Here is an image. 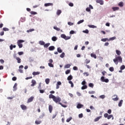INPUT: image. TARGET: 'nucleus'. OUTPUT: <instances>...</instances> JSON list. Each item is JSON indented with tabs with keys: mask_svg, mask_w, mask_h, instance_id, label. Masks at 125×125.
<instances>
[{
	"mask_svg": "<svg viewBox=\"0 0 125 125\" xmlns=\"http://www.w3.org/2000/svg\"><path fill=\"white\" fill-rule=\"evenodd\" d=\"M49 98L51 99L52 98L53 101L55 102V103H59L60 105H61L62 107L63 108H66L67 107L66 105L63 104L61 103V98L59 97H56L55 96L53 95V94H50L49 95Z\"/></svg>",
	"mask_w": 125,
	"mask_h": 125,
	"instance_id": "obj_1",
	"label": "nucleus"
},
{
	"mask_svg": "<svg viewBox=\"0 0 125 125\" xmlns=\"http://www.w3.org/2000/svg\"><path fill=\"white\" fill-rule=\"evenodd\" d=\"M118 62H120V63L123 62V59H122L121 56L116 57L114 59H113V62H114L115 64H116V65H118Z\"/></svg>",
	"mask_w": 125,
	"mask_h": 125,
	"instance_id": "obj_2",
	"label": "nucleus"
},
{
	"mask_svg": "<svg viewBox=\"0 0 125 125\" xmlns=\"http://www.w3.org/2000/svg\"><path fill=\"white\" fill-rule=\"evenodd\" d=\"M22 42H25V41L22 40H19L17 42V44L19 47V48H22L23 47V44H22Z\"/></svg>",
	"mask_w": 125,
	"mask_h": 125,
	"instance_id": "obj_3",
	"label": "nucleus"
},
{
	"mask_svg": "<svg viewBox=\"0 0 125 125\" xmlns=\"http://www.w3.org/2000/svg\"><path fill=\"white\" fill-rule=\"evenodd\" d=\"M61 37L62 38V39H64L66 41H67L68 40H70V39H71V37L66 36L65 34H62L61 35Z\"/></svg>",
	"mask_w": 125,
	"mask_h": 125,
	"instance_id": "obj_4",
	"label": "nucleus"
},
{
	"mask_svg": "<svg viewBox=\"0 0 125 125\" xmlns=\"http://www.w3.org/2000/svg\"><path fill=\"white\" fill-rule=\"evenodd\" d=\"M101 80L103 83H109V79H105V77L104 76H102L101 78Z\"/></svg>",
	"mask_w": 125,
	"mask_h": 125,
	"instance_id": "obj_5",
	"label": "nucleus"
},
{
	"mask_svg": "<svg viewBox=\"0 0 125 125\" xmlns=\"http://www.w3.org/2000/svg\"><path fill=\"white\" fill-rule=\"evenodd\" d=\"M97 3H100L101 5H103L104 4V2L102 0H96Z\"/></svg>",
	"mask_w": 125,
	"mask_h": 125,
	"instance_id": "obj_6",
	"label": "nucleus"
},
{
	"mask_svg": "<svg viewBox=\"0 0 125 125\" xmlns=\"http://www.w3.org/2000/svg\"><path fill=\"white\" fill-rule=\"evenodd\" d=\"M31 83L32 84H31V86H35V85H36V84H37V82L35 80H32Z\"/></svg>",
	"mask_w": 125,
	"mask_h": 125,
	"instance_id": "obj_7",
	"label": "nucleus"
},
{
	"mask_svg": "<svg viewBox=\"0 0 125 125\" xmlns=\"http://www.w3.org/2000/svg\"><path fill=\"white\" fill-rule=\"evenodd\" d=\"M113 97H115V98H112V100H113V101H118V100H119V98H118V95H113Z\"/></svg>",
	"mask_w": 125,
	"mask_h": 125,
	"instance_id": "obj_8",
	"label": "nucleus"
},
{
	"mask_svg": "<svg viewBox=\"0 0 125 125\" xmlns=\"http://www.w3.org/2000/svg\"><path fill=\"white\" fill-rule=\"evenodd\" d=\"M33 100H34V97L32 96L28 99L27 103H30L32 102V101H33Z\"/></svg>",
	"mask_w": 125,
	"mask_h": 125,
	"instance_id": "obj_9",
	"label": "nucleus"
},
{
	"mask_svg": "<svg viewBox=\"0 0 125 125\" xmlns=\"http://www.w3.org/2000/svg\"><path fill=\"white\" fill-rule=\"evenodd\" d=\"M21 108L22 109V110H26L27 109V106H26V105H25L24 104H21Z\"/></svg>",
	"mask_w": 125,
	"mask_h": 125,
	"instance_id": "obj_10",
	"label": "nucleus"
},
{
	"mask_svg": "<svg viewBox=\"0 0 125 125\" xmlns=\"http://www.w3.org/2000/svg\"><path fill=\"white\" fill-rule=\"evenodd\" d=\"M54 49H55V47H54V46H51L48 48V50L50 51H52V50H54Z\"/></svg>",
	"mask_w": 125,
	"mask_h": 125,
	"instance_id": "obj_11",
	"label": "nucleus"
},
{
	"mask_svg": "<svg viewBox=\"0 0 125 125\" xmlns=\"http://www.w3.org/2000/svg\"><path fill=\"white\" fill-rule=\"evenodd\" d=\"M53 5V3H45L44 4V6H52Z\"/></svg>",
	"mask_w": 125,
	"mask_h": 125,
	"instance_id": "obj_12",
	"label": "nucleus"
},
{
	"mask_svg": "<svg viewBox=\"0 0 125 125\" xmlns=\"http://www.w3.org/2000/svg\"><path fill=\"white\" fill-rule=\"evenodd\" d=\"M112 9H113V11H117V10L120 9V8L119 7H113L112 8Z\"/></svg>",
	"mask_w": 125,
	"mask_h": 125,
	"instance_id": "obj_13",
	"label": "nucleus"
},
{
	"mask_svg": "<svg viewBox=\"0 0 125 125\" xmlns=\"http://www.w3.org/2000/svg\"><path fill=\"white\" fill-rule=\"evenodd\" d=\"M82 107H83V105L81 104H78L77 105V108L78 109H81V108H82Z\"/></svg>",
	"mask_w": 125,
	"mask_h": 125,
	"instance_id": "obj_14",
	"label": "nucleus"
},
{
	"mask_svg": "<svg viewBox=\"0 0 125 125\" xmlns=\"http://www.w3.org/2000/svg\"><path fill=\"white\" fill-rule=\"evenodd\" d=\"M40 74H41V72L38 71V72H33L32 73V75H33V76H37L38 75H40Z\"/></svg>",
	"mask_w": 125,
	"mask_h": 125,
	"instance_id": "obj_15",
	"label": "nucleus"
},
{
	"mask_svg": "<svg viewBox=\"0 0 125 125\" xmlns=\"http://www.w3.org/2000/svg\"><path fill=\"white\" fill-rule=\"evenodd\" d=\"M53 109V107H52V105H49V111L50 113L52 112Z\"/></svg>",
	"mask_w": 125,
	"mask_h": 125,
	"instance_id": "obj_16",
	"label": "nucleus"
},
{
	"mask_svg": "<svg viewBox=\"0 0 125 125\" xmlns=\"http://www.w3.org/2000/svg\"><path fill=\"white\" fill-rule=\"evenodd\" d=\"M102 118V116H99L94 119V122H98L100 119Z\"/></svg>",
	"mask_w": 125,
	"mask_h": 125,
	"instance_id": "obj_17",
	"label": "nucleus"
},
{
	"mask_svg": "<svg viewBox=\"0 0 125 125\" xmlns=\"http://www.w3.org/2000/svg\"><path fill=\"white\" fill-rule=\"evenodd\" d=\"M16 47V45H13V44H11L10 46V50H12V49H13V48H15Z\"/></svg>",
	"mask_w": 125,
	"mask_h": 125,
	"instance_id": "obj_18",
	"label": "nucleus"
},
{
	"mask_svg": "<svg viewBox=\"0 0 125 125\" xmlns=\"http://www.w3.org/2000/svg\"><path fill=\"white\" fill-rule=\"evenodd\" d=\"M49 45H50V43H45L44 44V47L45 48H47V47H48V46H49Z\"/></svg>",
	"mask_w": 125,
	"mask_h": 125,
	"instance_id": "obj_19",
	"label": "nucleus"
},
{
	"mask_svg": "<svg viewBox=\"0 0 125 125\" xmlns=\"http://www.w3.org/2000/svg\"><path fill=\"white\" fill-rule=\"evenodd\" d=\"M123 102H124V101L123 100H120V102L118 104L119 107H122V105H123Z\"/></svg>",
	"mask_w": 125,
	"mask_h": 125,
	"instance_id": "obj_20",
	"label": "nucleus"
},
{
	"mask_svg": "<svg viewBox=\"0 0 125 125\" xmlns=\"http://www.w3.org/2000/svg\"><path fill=\"white\" fill-rule=\"evenodd\" d=\"M67 81H71V80H73V76L72 75H69L67 78Z\"/></svg>",
	"mask_w": 125,
	"mask_h": 125,
	"instance_id": "obj_21",
	"label": "nucleus"
},
{
	"mask_svg": "<svg viewBox=\"0 0 125 125\" xmlns=\"http://www.w3.org/2000/svg\"><path fill=\"white\" fill-rule=\"evenodd\" d=\"M71 67V64H67L64 66V69H69Z\"/></svg>",
	"mask_w": 125,
	"mask_h": 125,
	"instance_id": "obj_22",
	"label": "nucleus"
},
{
	"mask_svg": "<svg viewBox=\"0 0 125 125\" xmlns=\"http://www.w3.org/2000/svg\"><path fill=\"white\" fill-rule=\"evenodd\" d=\"M119 6L120 7H123L124 6V2L123 1H121L118 4Z\"/></svg>",
	"mask_w": 125,
	"mask_h": 125,
	"instance_id": "obj_23",
	"label": "nucleus"
},
{
	"mask_svg": "<svg viewBox=\"0 0 125 125\" xmlns=\"http://www.w3.org/2000/svg\"><path fill=\"white\" fill-rule=\"evenodd\" d=\"M50 82V80H49V79L48 78H47L45 80V82L46 83V84H48Z\"/></svg>",
	"mask_w": 125,
	"mask_h": 125,
	"instance_id": "obj_24",
	"label": "nucleus"
},
{
	"mask_svg": "<svg viewBox=\"0 0 125 125\" xmlns=\"http://www.w3.org/2000/svg\"><path fill=\"white\" fill-rule=\"evenodd\" d=\"M116 53L117 54V55H119V56H120L122 54V52H121V51H120L119 50H116Z\"/></svg>",
	"mask_w": 125,
	"mask_h": 125,
	"instance_id": "obj_25",
	"label": "nucleus"
},
{
	"mask_svg": "<svg viewBox=\"0 0 125 125\" xmlns=\"http://www.w3.org/2000/svg\"><path fill=\"white\" fill-rule=\"evenodd\" d=\"M58 39L57 38V37H55V36H53L52 38V41H53V42H56L57 40H58Z\"/></svg>",
	"mask_w": 125,
	"mask_h": 125,
	"instance_id": "obj_26",
	"label": "nucleus"
},
{
	"mask_svg": "<svg viewBox=\"0 0 125 125\" xmlns=\"http://www.w3.org/2000/svg\"><path fill=\"white\" fill-rule=\"evenodd\" d=\"M90 55H91V57H92L93 58L96 59L97 56H96V55H95V54L91 53Z\"/></svg>",
	"mask_w": 125,
	"mask_h": 125,
	"instance_id": "obj_27",
	"label": "nucleus"
},
{
	"mask_svg": "<svg viewBox=\"0 0 125 125\" xmlns=\"http://www.w3.org/2000/svg\"><path fill=\"white\" fill-rule=\"evenodd\" d=\"M17 83H15L14 86H13V89H14V90H16L17 89Z\"/></svg>",
	"mask_w": 125,
	"mask_h": 125,
	"instance_id": "obj_28",
	"label": "nucleus"
},
{
	"mask_svg": "<svg viewBox=\"0 0 125 125\" xmlns=\"http://www.w3.org/2000/svg\"><path fill=\"white\" fill-rule=\"evenodd\" d=\"M112 118V120H114V117H113V115H109L107 116V120H110V119Z\"/></svg>",
	"mask_w": 125,
	"mask_h": 125,
	"instance_id": "obj_29",
	"label": "nucleus"
},
{
	"mask_svg": "<svg viewBox=\"0 0 125 125\" xmlns=\"http://www.w3.org/2000/svg\"><path fill=\"white\" fill-rule=\"evenodd\" d=\"M114 40H116V37H113L109 38L108 40V42H110V41H114Z\"/></svg>",
	"mask_w": 125,
	"mask_h": 125,
	"instance_id": "obj_30",
	"label": "nucleus"
},
{
	"mask_svg": "<svg viewBox=\"0 0 125 125\" xmlns=\"http://www.w3.org/2000/svg\"><path fill=\"white\" fill-rule=\"evenodd\" d=\"M57 51L59 53H62V49H61V48H60V47H58L57 48Z\"/></svg>",
	"mask_w": 125,
	"mask_h": 125,
	"instance_id": "obj_31",
	"label": "nucleus"
},
{
	"mask_svg": "<svg viewBox=\"0 0 125 125\" xmlns=\"http://www.w3.org/2000/svg\"><path fill=\"white\" fill-rule=\"evenodd\" d=\"M39 43L41 45H43L44 46L45 42H43V41H40L39 42Z\"/></svg>",
	"mask_w": 125,
	"mask_h": 125,
	"instance_id": "obj_32",
	"label": "nucleus"
},
{
	"mask_svg": "<svg viewBox=\"0 0 125 125\" xmlns=\"http://www.w3.org/2000/svg\"><path fill=\"white\" fill-rule=\"evenodd\" d=\"M16 59L18 61V63H21V59L20 58H16Z\"/></svg>",
	"mask_w": 125,
	"mask_h": 125,
	"instance_id": "obj_33",
	"label": "nucleus"
},
{
	"mask_svg": "<svg viewBox=\"0 0 125 125\" xmlns=\"http://www.w3.org/2000/svg\"><path fill=\"white\" fill-rule=\"evenodd\" d=\"M81 88L83 90L86 89V88H87V86L86 85H83V86Z\"/></svg>",
	"mask_w": 125,
	"mask_h": 125,
	"instance_id": "obj_34",
	"label": "nucleus"
},
{
	"mask_svg": "<svg viewBox=\"0 0 125 125\" xmlns=\"http://www.w3.org/2000/svg\"><path fill=\"white\" fill-rule=\"evenodd\" d=\"M65 56V53L62 52L61 55H60V57L61 58H64V57Z\"/></svg>",
	"mask_w": 125,
	"mask_h": 125,
	"instance_id": "obj_35",
	"label": "nucleus"
},
{
	"mask_svg": "<svg viewBox=\"0 0 125 125\" xmlns=\"http://www.w3.org/2000/svg\"><path fill=\"white\" fill-rule=\"evenodd\" d=\"M34 31H35L34 29H30L28 30H27V33H31V32H34Z\"/></svg>",
	"mask_w": 125,
	"mask_h": 125,
	"instance_id": "obj_36",
	"label": "nucleus"
},
{
	"mask_svg": "<svg viewBox=\"0 0 125 125\" xmlns=\"http://www.w3.org/2000/svg\"><path fill=\"white\" fill-rule=\"evenodd\" d=\"M62 12L61 10H58L57 12V15H60Z\"/></svg>",
	"mask_w": 125,
	"mask_h": 125,
	"instance_id": "obj_37",
	"label": "nucleus"
},
{
	"mask_svg": "<svg viewBox=\"0 0 125 125\" xmlns=\"http://www.w3.org/2000/svg\"><path fill=\"white\" fill-rule=\"evenodd\" d=\"M71 73V70L70 69H67L66 71H65V74L66 75H68V74H70Z\"/></svg>",
	"mask_w": 125,
	"mask_h": 125,
	"instance_id": "obj_38",
	"label": "nucleus"
},
{
	"mask_svg": "<svg viewBox=\"0 0 125 125\" xmlns=\"http://www.w3.org/2000/svg\"><path fill=\"white\" fill-rule=\"evenodd\" d=\"M69 83L71 84V87H73L74 86V83L71 81L68 82Z\"/></svg>",
	"mask_w": 125,
	"mask_h": 125,
	"instance_id": "obj_39",
	"label": "nucleus"
},
{
	"mask_svg": "<svg viewBox=\"0 0 125 125\" xmlns=\"http://www.w3.org/2000/svg\"><path fill=\"white\" fill-rule=\"evenodd\" d=\"M108 38H104V39H101V41L105 42H107H107H108Z\"/></svg>",
	"mask_w": 125,
	"mask_h": 125,
	"instance_id": "obj_40",
	"label": "nucleus"
},
{
	"mask_svg": "<svg viewBox=\"0 0 125 125\" xmlns=\"http://www.w3.org/2000/svg\"><path fill=\"white\" fill-rule=\"evenodd\" d=\"M88 27L89 28H92L93 29H94L95 28H96V26L93 25H89Z\"/></svg>",
	"mask_w": 125,
	"mask_h": 125,
	"instance_id": "obj_41",
	"label": "nucleus"
},
{
	"mask_svg": "<svg viewBox=\"0 0 125 125\" xmlns=\"http://www.w3.org/2000/svg\"><path fill=\"white\" fill-rule=\"evenodd\" d=\"M54 30H56V31H60V28L56 27V26H54Z\"/></svg>",
	"mask_w": 125,
	"mask_h": 125,
	"instance_id": "obj_42",
	"label": "nucleus"
},
{
	"mask_svg": "<svg viewBox=\"0 0 125 125\" xmlns=\"http://www.w3.org/2000/svg\"><path fill=\"white\" fill-rule=\"evenodd\" d=\"M85 62H86V64H88V63L90 62V60H88V59H86L85 60Z\"/></svg>",
	"mask_w": 125,
	"mask_h": 125,
	"instance_id": "obj_43",
	"label": "nucleus"
},
{
	"mask_svg": "<svg viewBox=\"0 0 125 125\" xmlns=\"http://www.w3.org/2000/svg\"><path fill=\"white\" fill-rule=\"evenodd\" d=\"M109 71L110 72H114V67H110L109 69Z\"/></svg>",
	"mask_w": 125,
	"mask_h": 125,
	"instance_id": "obj_44",
	"label": "nucleus"
},
{
	"mask_svg": "<svg viewBox=\"0 0 125 125\" xmlns=\"http://www.w3.org/2000/svg\"><path fill=\"white\" fill-rule=\"evenodd\" d=\"M125 65H123L121 66L120 67V69L122 70H125Z\"/></svg>",
	"mask_w": 125,
	"mask_h": 125,
	"instance_id": "obj_45",
	"label": "nucleus"
},
{
	"mask_svg": "<svg viewBox=\"0 0 125 125\" xmlns=\"http://www.w3.org/2000/svg\"><path fill=\"white\" fill-rule=\"evenodd\" d=\"M84 21L83 20H80V21H79L77 23V24H81V23H83V22Z\"/></svg>",
	"mask_w": 125,
	"mask_h": 125,
	"instance_id": "obj_46",
	"label": "nucleus"
},
{
	"mask_svg": "<svg viewBox=\"0 0 125 125\" xmlns=\"http://www.w3.org/2000/svg\"><path fill=\"white\" fill-rule=\"evenodd\" d=\"M83 75L84 76H85V77H88V76H89V74H88V72H84Z\"/></svg>",
	"mask_w": 125,
	"mask_h": 125,
	"instance_id": "obj_47",
	"label": "nucleus"
},
{
	"mask_svg": "<svg viewBox=\"0 0 125 125\" xmlns=\"http://www.w3.org/2000/svg\"><path fill=\"white\" fill-rule=\"evenodd\" d=\"M3 31L6 32V31H9V29L6 27L3 28Z\"/></svg>",
	"mask_w": 125,
	"mask_h": 125,
	"instance_id": "obj_48",
	"label": "nucleus"
},
{
	"mask_svg": "<svg viewBox=\"0 0 125 125\" xmlns=\"http://www.w3.org/2000/svg\"><path fill=\"white\" fill-rule=\"evenodd\" d=\"M31 14H32L33 15H36V14H37V13L34 11L30 12Z\"/></svg>",
	"mask_w": 125,
	"mask_h": 125,
	"instance_id": "obj_49",
	"label": "nucleus"
},
{
	"mask_svg": "<svg viewBox=\"0 0 125 125\" xmlns=\"http://www.w3.org/2000/svg\"><path fill=\"white\" fill-rule=\"evenodd\" d=\"M41 123H42V121H35V124L36 125H40Z\"/></svg>",
	"mask_w": 125,
	"mask_h": 125,
	"instance_id": "obj_50",
	"label": "nucleus"
},
{
	"mask_svg": "<svg viewBox=\"0 0 125 125\" xmlns=\"http://www.w3.org/2000/svg\"><path fill=\"white\" fill-rule=\"evenodd\" d=\"M56 116H57V113L53 115L52 119H55V118L56 117Z\"/></svg>",
	"mask_w": 125,
	"mask_h": 125,
	"instance_id": "obj_51",
	"label": "nucleus"
},
{
	"mask_svg": "<svg viewBox=\"0 0 125 125\" xmlns=\"http://www.w3.org/2000/svg\"><path fill=\"white\" fill-rule=\"evenodd\" d=\"M83 113L79 114V118H83Z\"/></svg>",
	"mask_w": 125,
	"mask_h": 125,
	"instance_id": "obj_52",
	"label": "nucleus"
},
{
	"mask_svg": "<svg viewBox=\"0 0 125 125\" xmlns=\"http://www.w3.org/2000/svg\"><path fill=\"white\" fill-rule=\"evenodd\" d=\"M82 84L83 85H85V84H86V82H85V81H83V82H82Z\"/></svg>",
	"mask_w": 125,
	"mask_h": 125,
	"instance_id": "obj_53",
	"label": "nucleus"
},
{
	"mask_svg": "<svg viewBox=\"0 0 125 125\" xmlns=\"http://www.w3.org/2000/svg\"><path fill=\"white\" fill-rule=\"evenodd\" d=\"M71 120H72V117H70L69 118H68L66 120L67 123H69L71 121Z\"/></svg>",
	"mask_w": 125,
	"mask_h": 125,
	"instance_id": "obj_54",
	"label": "nucleus"
},
{
	"mask_svg": "<svg viewBox=\"0 0 125 125\" xmlns=\"http://www.w3.org/2000/svg\"><path fill=\"white\" fill-rule=\"evenodd\" d=\"M100 98H101L102 99H104L105 98V95H102L100 96Z\"/></svg>",
	"mask_w": 125,
	"mask_h": 125,
	"instance_id": "obj_55",
	"label": "nucleus"
},
{
	"mask_svg": "<svg viewBox=\"0 0 125 125\" xmlns=\"http://www.w3.org/2000/svg\"><path fill=\"white\" fill-rule=\"evenodd\" d=\"M89 86L90 87H93V86H94L93 83H89Z\"/></svg>",
	"mask_w": 125,
	"mask_h": 125,
	"instance_id": "obj_56",
	"label": "nucleus"
},
{
	"mask_svg": "<svg viewBox=\"0 0 125 125\" xmlns=\"http://www.w3.org/2000/svg\"><path fill=\"white\" fill-rule=\"evenodd\" d=\"M18 53L19 55H23V54H24L23 52H19Z\"/></svg>",
	"mask_w": 125,
	"mask_h": 125,
	"instance_id": "obj_57",
	"label": "nucleus"
},
{
	"mask_svg": "<svg viewBox=\"0 0 125 125\" xmlns=\"http://www.w3.org/2000/svg\"><path fill=\"white\" fill-rule=\"evenodd\" d=\"M88 30L86 29L85 30L83 31V33H85V34H88Z\"/></svg>",
	"mask_w": 125,
	"mask_h": 125,
	"instance_id": "obj_58",
	"label": "nucleus"
},
{
	"mask_svg": "<svg viewBox=\"0 0 125 125\" xmlns=\"http://www.w3.org/2000/svg\"><path fill=\"white\" fill-rule=\"evenodd\" d=\"M68 25H69V26H73V25H74V23L73 22H68Z\"/></svg>",
	"mask_w": 125,
	"mask_h": 125,
	"instance_id": "obj_59",
	"label": "nucleus"
},
{
	"mask_svg": "<svg viewBox=\"0 0 125 125\" xmlns=\"http://www.w3.org/2000/svg\"><path fill=\"white\" fill-rule=\"evenodd\" d=\"M48 66L49 67H54V65L53 64H52L51 63H48Z\"/></svg>",
	"mask_w": 125,
	"mask_h": 125,
	"instance_id": "obj_60",
	"label": "nucleus"
},
{
	"mask_svg": "<svg viewBox=\"0 0 125 125\" xmlns=\"http://www.w3.org/2000/svg\"><path fill=\"white\" fill-rule=\"evenodd\" d=\"M86 11H87V12H89L90 11V8L89 7H87L86 8Z\"/></svg>",
	"mask_w": 125,
	"mask_h": 125,
	"instance_id": "obj_61",
	"label": "nucleus"
},
{
	"mask_svg": "<svg viewBox=\"0 0 125 125\" xmlns=\"http://www.w3.org/2000/svg\"><path fill=\"white\" fill-rule=\"evenodd\" d=\"M104 118H108V116H109V114H108V113H105L104 115Z\"/></svg>",
	"mask_w": 125,
	"mask_h": 125,
	"instance_id": "obj_62",
	"label": "nucleus"
},
{
	"mask_svg": "<svg viewBox=\"0 0 125 125\" xmlns=\"http://www.w3.org/2000/svg\"><path fill=\"white\" fill-rule=\"evenodd\" d=\"M12 81H15L16 80H17V78L16 77H13L12 79Z\"/></svg>",
	"mask_w": 125,
	"mask_h": 125,
	"instance_id": "obj_63",
	"label": "nucleus"
},
{
	"mask_svg": "<svg viewBox=\"0 0 125 125\" xmlns=\"http://www.w3.org/2000/svg\"><path fill=\"white\" fill-rule=\"evenodd\" d=\"M73 70H74V71H77L78 67L77 66H74L73 67Z\"/></svg>",
	"mask_w": 125,
	"mask_h": 125,
	"instance_id": "obj_64",
	"label": "nucleus"
}]
</instances>
